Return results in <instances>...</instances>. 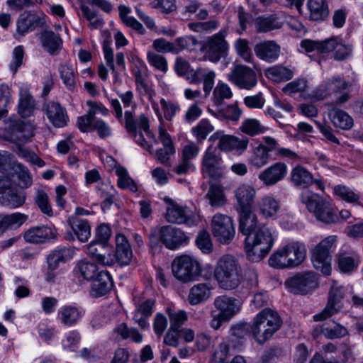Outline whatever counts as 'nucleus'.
Instances as JSON below:
<instances>
[{"label": "nucleus", "instance_id": "nucleus-1", "mask_svg": "<svg viewBox=\"0 0 363 363\" xmlns=\"http://www.w3.org/2000/svg\"><path fill=\"white\" fill-rule=\"evenodd\" d=\"M214 277L224 289L238 288L242 281V268L238 260L229 254L223 255L217 262Z\"/></svg>", "mask_w": 363, "mask_h": 363}, {"label": "nucleus", "instance_id": "nucleus-2", "mask_svg": "<svg viewBox=\"0 0 363 363\" xmlns=\"http://www.w3.org/2000/svg\"><path fill=\"white\" fill-rule=\"evenodd\" d=\"M281 325V320L277 312L264 308L255 316L250 330L255 340L263 344L272 337Z\"/></svg>", "mask_w": 363, "mask_h": 363}, {"label": "nucleus", "instance_id": "nucleus-3", "mask_svg": "<svg viewBox=\"0 0 363 363\" xmlns=\"http://www.w3.org/2000/svg\"><path fill=\"white\" fill-rule=\"evenodd\" d=\"M274 245L273 236L265 225L245 238V251L249 260L261 261L271 250Z\"/></svg>", "mask_w": 363, "mask_h": 363}, {"label": "nucleus", "instance_id": "nucleus-4", "mask_svg": "<svg viewBox=\"0 0 363 363\" xmlns=\"http://www.w3.org/2000/svg\"><path fill=\"white\" fill-rule=\"evenodd\" d=\"M111 106L116 118L124 125L128 133H135L140 129L143 130L147 138L153 137L149 128V120L145 114H140L137 118L135 114V108L132 106V108L125 111L124 117H123L122 107L118 99H112Z\"/></svg>", "mask_w": 363, "mask_h": 363}, {"label": "nucleus", "instance_id": "nucleus-5", "mask_svg": "<svg viewBox=\"0 0 363 363\" xmlns=\"http://www.w3.org/2000/svg\"><path fill=\"white\" fill-rule=\"evenodd\" d=\"M337 237L330 235L318 242L311 251V259L314 268L324 275L331 273V254L336 248Z\"/></svg>", "mask_w": 363, "mask_h": 363}, {"label": "nucleus", "instance_id": "nucleus-6", "mask_svg": "<svg viewBox=\"0 0 363 363\" xmlns=\"http://www.w3.org/2000/svg\"><path fill=\"white\" fill-rule=\"evenodd\" d=\"M174 277L182 283H189L200 277L202 267L193 256L182 255L175 257L172 263Z\"/></svg>", "mask_w": 363, "mask_h": 363}, {"label": "nucleus", "instance_id": "nucleus-7", "mask_svg": "<svg viewBox=\"0 0 363 363\" xmlns=\"http://www.w3.org/2000/svg\"><path fill=\"white\" fill-rule=\"evenodd\" d=\"M352 84L339 75H334L325 79L317 92V96L323 99L333 94H340L335 101V104L341 106L347 102L350 99L349 93L345 92L350 90Z\"/></svg>", "mask_w": 363, "mask_h": 363}, {"label": "nucleus", "instance_id": "nucleus-8", "mask_svg": "<svg viewBox=\"0 0 363 363\" xmlns=\"http://www.w3.org/2000/svg\"><path fill=\"white\" fill-rule=\"evenodd\" d=\"M227 79L240 89L251 90L257 84L255 71L242 64H234L227 74Z\"/></svg>", "mask_w": 363, "mask_h": 363}, {"label": "nucleus", "instance_id": "nucleus-9", "mask_svg": "<svg viewBox=\"0 0 363 363\" xmlns=\"http://www.w3.org/2000/svg\"><path fill=\"white\" fill-rule=\"evenodd\" d=\"M211 230L214 238L221 244H229L235 234L232 218L221 213H216L213 216Z\"/></svg>", "mask_w": 363, "mask_h": 363}, {"label": "nucleus", "instance_id": "nucleus-10", "mask_svg": "<svg viewBox=\"0 0 363 363\" xmlns=\"http://www.w3.org/2000/svg\"><path fill=\"white\" fill-rule=\"evenodd\" d=\"M167 203L165 218L169 223L192 226L196 224L194 212L186 206H182L169 198L164 199Z\"/></svg>", "mask_w": 363, "mask_h": 363}, {"label": "nucleus", "instance_id": "nucleus-11", "mask_svg": "<svg viewBox=\"0 0 363 363\" xmlns=\"http://www.w3.org/2000/svg\"><path fill=\"white\" fill-rule=\"evenodd\" d=\"M226 35V30L221 29L218 33L208 37L203 45L211 62H218L226 55L228 50V43L225 39Z\"/></svg>", "mask_w": 363, "mask_h": 363}, {"label": "nucleus", "instance_id": "nucleus-12", "mask_svg": "<svg viewBox=\"0 0 363 363\" xmlns=\"http://www.w3.org/2000/svg\"><path fill=\"white\" fill-rule=\"evenodd\" d=\"M25 201L26 194L16 191L10 178L0 177V201L3 205L16 208L23 206Z\"/></svg>", "mask_w": 363, "mask_h": 363}, {"label": "nucleus", "instance_id": "nucleus-13", "mask_svg": "<svg viewBox=\"0 0 363 363\" xmlns=\"http://www.w3.org/2000/svg\"><path fill=\"white\" fill-rule=\"evenodd\" d=\"M286 285L294 294H306L317 287L316 274L313 272L298 273L288 279Z\"/></svg>", "mask_w": 363, "mask_h": 363}, {"label": "nucleus", "instance_id": "nucleus-14", "mask_svg": "<svg viewBox=\"0 0 363 363\" xmlns=\"http://www.w3.org/2000/svg\"><path fill=\"white\" fill-rule=\"evenodd\" d=\"M344 294L342 286L337 284L333 285L326 306L313 316L314 320L322 321L338 313L343 306L342 300Z\"/></svg>", "mask_w": 363, "mask_h": 363}, {"label": "nucleus", "instance_id": "nucleus-15", "mask_svg": "<svg viewBox=\"0 0 363 363\" xmlns=\"http://www.w3.org/2000/svg\"><path fill=\"white\" fill-rule=\"evenodd\" d=\"M1 137L18 145L26 143L33 137L31 128L22 121H13L4 132Z\"/></svg>", "mask_w": 363, "mask_h": 363}, {"label": "nucleus", "instance_id": "nucleus-16", "mask_svg": "<svg viewBox=\"0 0 363 363\" xmlns=\"http://www.w3.org/2000/svg\"><path fill=\"white\" fill-rule=\"evenodd\" d=\"M160 240L169 250H176L186 244L189 237L180 229L170 225L159 228Z\"/></svg>", "mask_w": 363, "mask_h": 363}, {"label": "nucleus", "instance_id": "nucleus-17", "mask_svg": "<svg viewBox=\"0 0 363 363\" xmlns=\"http://www.w3.org/2000/svg\"><path fill=\"white\" fill-rule=\"evenodd\" d=\"M201 170L205 177L213 179H218L223 176L221 158L211 148H208L203 157Z\"/></svg>", "mask_w": 363, "mask_h": 363}, {"label": "nucleus", "instance_id": "nucleus-18", "mask_svg": "<svg viewBox=\"0 0 363 363\" xmlns=\"http://www.w3.org/2000/svg\"><path fill=\"white\" fill-rule=\"evenodd\" d=\"M84 315V310L76 303L66 304L58 309L57 319L65 327H73L80 322Z\"/></svg>", "mask_w": 363, "mask_h": 363}, {"label": "nucleus", "instance_id": "nucleus-19", "mask_svg": "<svg viewBox=\"0 0 363 363\" xmlns=\"http://www.w3.org/2000/svg\"><path fill=\"white\" fill-rule=\"evenodd\" d=\"M287 167L285 163L277 162L261 172L259 179L267 186H272L282 180L286 175Z\"/></svg>", "mask_w": 363, "mask_h": 363}, {"label": "nucleus", "instance_id": "nucleus-20", "mask_svg": "<svg viewBox=\"0 0 363 363\" xmlns=\"http://www.w3.org/2000/svg\"><path fill=\"white\" fill-rule=\"evenodd\" d=\"M55 238V233L54 230L48 225L30 228L23 234L25 241L33 244L45 243Z\"/></svg>", "mask_w": 363, "mask_h": 363}, {"label": "nucleus", "instance_id": "nucleus-21", "mask_svg": "<svg viewBox=\"0 0 363 363\" xmlns=\"http://www.w3.org/2000/svg\"><path fill=\"white\" fill-rule=\"evenodd\" d=\"M44 110L50 122L56 128L65 126L69 121L67 111L59 103L50 101L45 104Z\"/></svg>", "mask_w": 363, "mask_h": 363}, {"label": "nucleus", "instance_id": "nucleus-22", "mask_svg": "<svg viewBox=\"0 0 363 363\" xmlns=\"http://www.w3.org/2000/svg\"><path fill=\"white\" fill-rule=\"evenodd\" d=\"M239 213V231L246 238L264 225L259 223L257 216L252 210L238 211Z\"/></svg>", "mask_w": 363, "mask_h": 363}, {"label": "nucleus", "instance_id": "nucleus-23", "mask_svg": "<svg viewBox=\"0 0 363 363\" xmlns=\"http://www.w3.org/2000/svg\"><path fill=\"white\" fill-rule=\"evenodd\" d=\"M239 213V231L246 238L264 225L259 223L257 216L252 210L238 211Z\"/></svg>", "mask_w": 363, "mask_h": 363}, {"label": "nucleus", "instance_id": "nucleus-24", "mask_svg": "<svg viewBox=\"0 0 363 363\" xmlns=\"http://www.w3.org/2000/svg\"><path fill=\"white\" fill-rule=\"evenodd\" d=\"M256 191L249 184H242L235 190L236 211L250 210Z\"/></svg>", "mask_w": 363, "mask_h": 363}, {"label": "nucleus", "instance_id": "nucleus-25", "mask_svg": "<svg viewBox=\"0 0 363 363\" xmlns=\"http://www.w3.org/2000/svg\"><path fill=\"white\" fill-rule=\"evenodd\" d=\"M72 231L65 233V238L74 241L75 237L82 242L88 241L91 236V227L87 220L79 219L70 223Z\"/></svg>", "mask_w": 363, "mask_h": 363}, {"label": "nucleus", "instance_id": "nucleus-26", "mask_svg": "<svg viewBox=\"0 0 363 363\" xmlns=\"http://www.w3.org/2000/svg\"><path fill=\"white\" fill-rule=\"evenodd\" d=\"M336 257L337 267L342 273H351L359 265V255L354 251L340 250Z\"/></svg>", "mask_w": 363, "mask_h": 363}, {"label": "nucleus", "instance_id": "nucleus-27", "mask_svg": "<svg viewBox=\"0 0 363 363\" xmlns=\"http://www.w3.org/2000/svg\"><path fill=\"white\" fill-rule=\"evenodd\" d=\"M255 52L260 60L273 62L280 55V47L273 40H267L257 44Z\"/></svg>", "mask_w": 363, "mask_h": 363}, {"label": "nucleus", "instance_id": "nucleus-28", "mask_svg": "<svg viewBox=\"0 0 363 363\" xmlns=\"http://www.w3.org/2000/svg\"><path fill=\"white\" fill-rule=\"evenodd\" d=\"M28 216L19 212L0 214V236L8 230H17L26 223Z\"/></svg>", "mask_w": 363, "mask_h": 363}, {"label": "nucleus", "instance_id": "nucleus-29", "mask_svg": "<svg viewBox=\"0 0 363 363\" xmlns=\"http://www.w3.org/2000/svg\"><path fill=\"white\" fill-rule=\"evenodd\" d=\"M116 257L117 263L121 266H125L130 263L133 259V252L130 244L122 234L116 236Z\"/></svg>", "mask_w": 363, "mask_h": 363}, {"label": "nucleus", "instance_id": "nucleus-30", "mask_svg": "<svg viewBox=\"0 0 363 363\" xmlns=\"http://www.w3.org/2000/svg\"><path fill=\"white\" fill-rule=\"evenodd\" d=\"M328 115L332 124L337 128L348 130L354 125V120L346 111L333 107L328 110Z\"/></svg>", "mask_w": 363, "mask_h": 363}, {"label": "nucleus", "instance_id": "nucleus-31", "mask_svg": "<svg viewBox=\"0 0 363 363\" xmlns=\"http://www.w3.org/2000/svg\"><path fill=\"white\" fill-rule=\"evenodd\" d=\"M211 286L208 283H199L191 287L187 301L191 306L206 301L211 296Z\"/></svg>", "mask_w": 363, "mask_h": 363}, {"label": "nucleus", "instance_id": "nucleus-32", "mask_svg": "<svg viewBox=\"0 0 363 363\" xmlns=\"http://www.w3.org/2000/svg\"><path fill=\"white\" fill-rule=\"evenodd\" d=\"M113 286V281L108 271H100L92 280L91 293L95 296L106 294Z\"/></svg>", "mask_w": 363, "mask_h": 363}, {"label": "nucleus", "instance_id": "nucleus-33", "mask_svg": "<svg viewBox=\"0 0 363 363\" xmlns=\"http://www.w3.org/2000/svg\"><path fill=\"white\" fill-rule=\"evenodd\" d=\"M214 307L219 314L231 319L239 311L236 299L225 295L216 297L213 302Z\"/></svg>", "mask_w": 363, "mask_h": 363}, {"label": "nucleus", "instance_id": "nucleus-34", "mask_svg": "<svg viewBox=\"0 0 363 363\" xmlns=\"http://www.w3.org/2000/svg\"><path fill=\"white\" fill-rule=\"evenodd\" d=\"M289 259L292 260L291 268L299 266L306 257V247L304 243L299 241H291L286 243Z\"/></svg>", "mask_w": 363, "mask_h": 363}, {"label": "nucleus", "instance_id": "nucleus-35", "mask_svg": "<svg viewBox=\"0 0 363 363\" xmlns=\"http://www.w3.org/2000/svg\"><path fill=\"white\" fill-rule=\"evenodd\" d=\"M43 48L50 55H57L62 48V40L60 35L53 31L45 30L40 37Z\"/></svg>", "mask_w": 363, "mask_h": 363}, {"label": "nucleus", "instance_id": "nucleus-36", "mask_svg": "<svg viewBox=\"0 0 363 363\" xmlns=\"http://www.w3.org/2000/svg\"><path fill=\"white\" fill-rule=\"evenodd\" d=\"M255 28L258 33H267L282 27L283 23L275 14L261 16L255 21Z\"/></svg>", "mask_w": 363, "mask_h": 363}, {"label": "nucleus", "instance_id": "nucleus-37", "mask_svg": "<svg viewBox=\"0 0 363 363\" xmlns=\"http://www.w3.org/2000/svg\"><path fill=\"white\" fill-rule=\"evenodd\" d=\"M320 200L322 196L319 194L311 191L309 190H303L300 194V201L304 204L308 211L311 213L317 219L318 216H320L319 211L320 210Z\"/></svg>", "mask_w": 363, "mask_h": 363}, {"label": "nucleus", "instance_id": "nucleus-38", "mask_svg": "<svg viewBox=\"0 0 363 363\" xmlns=\"http://www.w3.org/2000/svg\"><path fill=\"white\" fill-rule=\"evenodd\" d=\"M291 179L294 186L301 188H307L312 185L314 182L312 174L307 169L300 165L292 169Z\"/></svg>", "mask_w": 363, "mask_h": 363}, {"label": "nucleus", "instance_id": "nucleus-39", "mask_svg": "<svg viewBox=\"0 0 363 363\" xmlns=\"http://www.w3.org/2000/svg\"><path fill=\"white\" fill-rule=\"evenodd\" d=\"M257 205L259 213L266 218L276 216L280 208L279 202L271 195L262 197Z\"/></svg>", "mask_w": 363, "mask_h": 363}, {"label": "nucleus", "instance_id": "nucleus-40", "mask_svg": "<svg viewBox=\"0 0 363 363\" xmlns=\"http://www.w3.org/2000/svg\"><path fill=\"white\" fill-rule=\"evenodd\" d=\"M74 250L70 247H61L52 250L47 257V264L57 269L60 263L72 258Z\"/></svg>", "mask_w": 363, "mask_h": 363}, {"label": "nucleus", "instance_id": "nucleus-41", "mask_svg": "<svg viewBox=\"0 0 363 363\" xmlns=\"http://www.w3.org/2000/svg\"><path fill=\"white\" fill-rule=\"evenodd\" d=\"M288 257L286 244L272 254L268 260L269 264L277 269L291 268L290 264H292L293 262Z\"/></svg>", "mask_w": 363, "mask_h": 363}, {"label": "nucleus", "instance_id": "nucleus-42", "mask_svg": "<svg viewBox=\"0 0 363 363\" xmlns=\"http://www.w3.org/2000/svg\"><path fill=\"white\" fill-rule=\"evenodd\" d=\"M270 160V154H269L262 144H259L252 150L251 155L248 159V162L252 167L260 169L265 166Z\"/></svg>", "mask_w": 363, "mask_h": 363}, {"label": "nucleus", "instance_id": "nucleus-43", "mask_svg": "<svg viewBox=\"0 0 363 363\" xmlns=\"http://www.w3.org/2000/svg\"><path fill=\"white\" fill-rule=\"evenodd\" d=\"M308 8L310 17L313 21H322L328 16V8L325 0H308Z\"/></svg>", "mask_w": 363, "mask_h": 363}, {"label": "nucleus", "instance_id": "nucleus-44", "mask_svg": "<svg viewBox=\"0 0 363 363\" xmlns=\"http://www.w3.org/2000/svg\"><path fill=\"white\" fill-rule=\"evenodd\" d=\"M294 74L292 69L281 65L271 67L265 72L268 79L277 82L288 81L293 78Z\"/></svg>", "mask_w": 363, "mask_h": 363}, {"label": "nucleus", "instance_id": "nucleus-45", "mask_svg": "<svg viewBox=\"0 0 363 363\" xmlns=\"http://www.w3.org/2000/svg\"><path fill=\"white\" fill-rule=\"evenodd\" d=\"M74 272L78 276L86 281L94 280L97 274L100 272L96 264L85 260H82L77 263Z\"/></svg>", "mask_w": 363, "mask_h": 363}, {"label": "nucleus", "instance_id": "nucleus-46", "mask_svg": "<svg viewBox=\"0 0 363 363\" xmlns=\"http://www.w3.org/2000/svg\"><path fill=\"white\" fill-rule=\"evenodd\" d=\"M321 208L317 220L325 223H332L337 220V216L332 203L329 200L322 197L320 200Z\"/></svg>", "mask_w": 363, "mask_h": 363}, {"label": "nucleus", "instance_id": "nucleus-47", "mask_svg": "<svg viewBox=\"0 0 363 363\" xmlns=\"http://www.w3.org/2000/svg\"><path fill=\"white\" fill-rule=\"evenodd\" d=\"M306 88L307 81L303 79H298L288 83L283 88V91L291 96H296V94H298L299 96L306 99L308 96Z\"/></svg>", "mask_w": 363, "mask_h": 363}, {"label": "nucleus", "instance_id": "nucleus-48", "mask_svg": "<svg viewBox=\"0 0 363 363\" xmlns=\"http://www.w3.org/2000/svg\"><path fill=\"white\" fill-rule=\"evenodd\" d=\"M320 333H323L325 337L328 339H336L345 337L347 334V330L340 324H336L333 328L321 327L316 328L313 333V335L316 337Z\"/></svg>", "mask_w": 363, "mask_h": 363}, {"label": "nucleus", "instance_id": "nucleus-49", "mask_svg": "<svg viewBox=\"0 0 363 363\" xmlns=\"http://www.w3.org/2000/svg\"><path fill=\"white\" fill-rule=\"evenodd\" d=\"M240 130L247 135L252 137L265 133L267 128L262 125L255 118H247L242 121Z\"/></svg>", "mask_w": 363, "mask_h": 363}, {"label": "nucleus", "instance_id": "nucleus-50", "mask_svg": "<svg viewBox=\"0 0 363 363\" xmlns=\"http://www.w3.org/2000/svg\"><path fill=\"white\" fill-rule=\"evenodd\" d=\"M206 198L213 207H221L225 204L226 199L223 187L217 184L211 185Z\"/></svg>", "mask_w": 363, "mask_h": 363}, {"label": "nucleus", "instance_id": "nucleus-51", "mask_svg": "<svg viewBox=\"0 0 363 363\" xmlns=\"http://www.w3.org/2000/svg\"><path fill=\"white\" fill-rule=\"evenodd\" d=\"M40 19L35 16H21L17 21V32L21 35H23L26 33L33 30L36 27L39 26Z\"/></svg>", "mask_w": 363, "mask_h": 363}, {"label": "nucleus", "instance_id": "nucleus-52", "mask_svg": "<svg viewBox=\"0 0 363 363\" xmlns=\"http://www.w3.org/2000/svg\"><path fill=\"white\" fill-rule=\"evenodd\" d=\"M116 173L118 176V186L123 189H128L130 191L135 192L138 186L134 181L129 176L125 168L121 166L116 167Z\"/></svg>", "mask_w": 363, "mask_h": 363}, {"label": "nucleus", "instance_id": "nucleus-53", "mask_svg": "<svg viewBox=\"0 0 363 363\" xmlns=\"http://www.w3.org/2000/svg\"><path fill=\"white\" fill-rule=\"evenodd\" d=\"M233 96L230 87L225 83L218 82L213 91V101L216 106H220L223 101Z\"/></svg>", "mask_w": 363, "mask_h": 363}, {"label": "nucleus", "instance_id": "nucleus-54", "mask_svg": "<svg viewBox=\"0 0 363 363\" xmlns=\"http://www.w3.org/2000/svg\"><path fill=\"white\" fill-rule=\"evenodd\" d=\"M114 332L118 335L123 340L130 338L132 341L140 343L143 340V335L134 328H128L126 324L121 323L116 329Z\"/></svg>", "mask_w": 363, "mask_h": 363}, {"label": "nucleus", "instance_id": "nucleus-55", "mask_svg": "<svg viewBox=\"0 0 363 363\" xmlns=\"http://www.w3.org/2000/svg\"><path fill=\"white\" fill-rule=\"evenodd\" d=\"M169 321L170 328L180 330V328L185 324L188 320V315L186 311L183 310L174 311L170 308H166Z\"/></svg>", "mask_w": 363, "mask_h": 363}, {"label": "nucleus", "instance_id": "nucleus-56", "mask_svg": "<svg viewBox=\"0 0 363 363\" xmlns=\"http://www.w3.org/2000/svg\"><path fill=\"white\" fill-rule=\"evenodd\" d=\"M80 9L83 15L89 21V25L92 28L100 29L104 26V21L103 18L99 16L96 11L91 10L84 3L80 4Z\"/></svg>", "mask_w": 363, "mask_h": 363}, {"label": "nucleus", "instance_id": "nucleus-57", "mask_svg": "<svg viewBox=\"0 0 363 363\" xmlns=\"http://www.w3.org/2000/svg\"><path fill=\"white\" fill-rule=\"evenodd\" d=\"M234 47L238 55L245 62L251 63L253 61V56L247 39L238 38L234 43Z\"/></svg>", "mask_w": 363, "mask_h": 363}, {"label": "nucleus", "instance_id": "nucleus-58", "mask_svg": "<svg viewBox=\"0 0 363 363\" xmlns=\"http://www.w3.org/2000/svg\"><path fill=\"white\" fill-rule=\"evenodd\" d=\"M213 129L208 120L202 119L191 129V133L199 142H203Z\"/></svg>", "mask_w": 363, "mask_h": 363}, {"label": "nucleus", "instance_id": "nucleus-59", "mask_svg": "<svg viewBox=\"0 0 363 363\" xmlns=\"http://www.w3.org/2000/svg\"><path fill=\"white\" fill-rule=\"evenodd\" d=\"M35 202L43 213L50 217L53 216L49 196L44 190L38 189L36 191Z\"/></svg>", "mask_w": 363, "mask_h": 363}, {"label": "nucleus", "instance_id": "nucleus-60", "mask_svg": "<svg viewBox=\"0 0 363 363\" xmlns=\"http://www.w3.org/2000/svg\"><path fill=\"white\" fill-rule=\"evenodd\" d=\"M234 136L224 135L222 131H216L209 138L211 141L218 140V147L223 151L233 150Z\"/></svg>", "mask_w": 363, "mask_h": 363}, {"label": "nucleus", "instance_id": "nucleus-61", "mask_svg": "<svg viewBox=\"0 0 363 363\" xmlns=\"http://www.w3.org/2000/svg\"><path fill=\"white\" fill-rule=\"evenodd\" d=\"M336 196L341 199L352 203H359V195L347 186L337 185L334 188Z\"/></svg>", "mask_w": 363, "mask_h": 363}, {"label": "nucleus", "instance_id": "nucleus-62", "mask_svg": "<svg viewBox=\"0 0 363 363\" xmlns=\"http://www.w3.org/2000/svg\"><path fill=\"white\" fill-rule=\"evenodd\" d=\"M219 26V22L213 19L203 22H191L188 24V28L196 33H211Z\"/></svg>", "mask_w": 363, "mask_h": 363}, {"label": "nucleus", "instance_id": "nucleus-63", "mask_svg": "<svg viewBox=\"0 0 363 363\" xmlns=\"http://www.w3.org/2000/svg\"><path fill=\"white\" fill-rule=\"evenodd\" d=\"M59 72L67 88L73 89L75 86L76 79L72 67L67 64H61L59 67Z\"/></svg>", "mask_w": 363, "mask_h": 363}, {"label": "nucleus", "instance_id": "nucleus-64", "mask_svg": "<svg viewBox=\"0 0 363 363\" xmlns=\"http://www.w3.org/2000/svg\"><path fill=\"white\" fill-rule=\"evenodd\" d=\"M196 244L198 248L204 254H209L213 251L211 236L206 230H201L198 233Z\"/></svg>", "mask_w": 363, "mask_h": 363}]
</instances>
